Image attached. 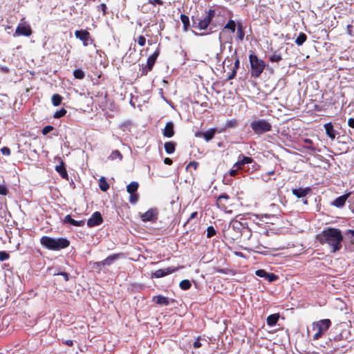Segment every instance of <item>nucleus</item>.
I'll list each match as a JSON object with an SVG mask.
<instances>
[{
	"instance_id": "e2e57ef3",
	"label": "nucleus",
	"mask_w": 354,
	"mask_h": 354,
	"mask_svg": "<svg viewBox=\"0 0 354 354\" xmlns=\"http://www.w3.org/2000/svg\"><path fill=\"white\" fill-rule=\"evenodd\" d=\"M64 343H65V344H66L67 346H71L73 344V340H71V339H68V340L65 341Z\"/></svg>"
},
{
	"instance_id": "c85d7f7f",
	"label": "nucleus",
	"mask_w": 354,
	"mask_h": 354,
	"mask_svg": "<svg viewBox=\"0 0 354 354\" xmlns=\"http://www.w3.org/2000/svg\"><path fill=\"white\" fill-rule=\"evenodd\" d=\"M215 133L216 130L214 129H211L205 132L202 133L201 134L207 141H209L213 138Z\"/></svg>"
},
{
	"instance_id": "f03ea898",
	"label": "nucleus",
	"mask_w": 354,
	"mask_h": 354,
	"mask_svg": "<svg viewBox=\"0 0 354 354\" xmlns=\"http://www.w3.org/2000/svg\"><path fill=\"white\" fill-rule=\"evenodd\" d=\"M41 244L48 250H59L67 248L70 242L65 238H51L49 236H42L40 240Z\"/></svg>"
},
{
	"instance_id": "9d476101",
	"label": "nucleus",
	"mask_w": 354,
	"mask_h": 354,
	"mask_svg": "<svg viewBox=\"0 0 354 354\" xmlns=\"http://www.w3.org/2000/svg\"><path fill=\"white\" fill-rule=\"evenodd\" d=\"M75 36L82 41L84 46H87L88 45V41L92 43L93 41L91 37L90 32L86 30L81 29L75 30Z\"/></svg>"
},
{
	"instance_id": "7ed1b4c3",
	"label": "nucleus",
	"mask_w": 354,
	"mask_h": 354,
	"mask_svg": "<svg viewBox=\"0 0 354 354\" xmlns=\"http://www.w3.org/2000/svg\"><path fill=\"white\" fill-rule=\"evenodd\" d=\"M249 61L251 66V76L254 78L260 77L266 66L265 62L260 59L252 51L249 55Z\"/></svg>"
},
{
	"instance_id": "ddd939ff",
	"label": "nucleus",
	"mask_w": 354,
	"mask_h": 354,
	"mask_svg": "<svg viewBox=\"0 0 354 354\" xmlns=\"http://www.w3.org/2000/svg\"><path fill=\"white\" fill-rule=\"evenodd\" d=\"M350 195L351 192H348L337 197L331 203V205L338 208L343 207L345 205L346 201Z\"/></svg>"
},
{
	"instance_id": "603ef678",
	"label": "nucleus",
	"mask_w": 354,
	"mask_h": 354,
	"mask_svg": "<svg viewBox=\"0 0 354 354\" xmlns=\"http://www.w3.org/2000/svg\"><path fill=\"white\" fill-rule=\"evenodd\" d=\"M240 66V62L239 57H236L234 64V68L232 71H236L237 72V70L239 69Z\"/></svg>"
},
{
	"instance_id": "423d86ee",
	"label": "nucleus",
	"mask_w": 354,
	"mask_h": 354,
	"mask_svg": "<svg viewBox=\"0 0 354 354\" xmlns=\"http://www.w3.org/2000/svg\"><path fill=\"white\" fill-rule=\"evenodd\" d=\"M252 129L257 134H262L271 130L272 125L265 120H257L251 122Z\"/></svg>"
},
{
	"instance_id": "a19ab883",
	"label": "nucleus",
	"mask_w": 354,
	"mask_h": 354,
	"mask_svg": "<svg viewBox=\"0 0 354 354\" xmlns=\"http://www.w3.org/2000/svg\"><path fill=\"white\" fill-rule=\"evenodd\" d=\"M130 197H129V202L131 203V204H136L138 201V198H139V196L138 194H135V193H133V194H130Z\"/></svg>"
},
{
	"instance_id": "e433bc0d",
	"label": "nucleus",
	"mask_w": 354,
	"mask_h": 354,
	"mask_svg": "<svg viewBox=\"0 0 354 354\" xmlns=\"http://www.w3.org/2000/svg\"><path fill=\"white\" fill-rule=\"evenodd\" d=\"M236 125H237L236 120L233 119V120H228L226 122V123L225 124V129L234 128V127H236Z\"/></svg>"
},
{
	"instance_id": "bf43d9fd",
	"label": "nucleus",
	"mask_w": 354,
	"mask_h": 354,
	"mask_svg": "<svg viewBox=\"0 0 354 354\" xmlns=\"http://www.w3.org/2000/svg\"><path fill=\"white\" fill-rule=\"evenodd\" d=\"M236 169H232L230 171V174L232 176H236L237 174H238V170L239 169H238L237 167H236Z\"/></svg>"
},
{
	"instance_id": "bb28decb",
	"label": "nucleus",
	"mask_w": 354,
	"mask_h": 354,
	"mask_svg": "<svg viewBox=\"0 0 354 354\" xmlns=\"http://www.w3.org/2000/svg\"><path fill=\"white\" fill-rule=\"evenodd\" d=\"M307 40V36L304 32H300L295 39V43L297 46H300Z\"/></svg>"
},
{
	"instance_id": "c756f323",
	"label": "nucleus",
	"mask_w": 354,
	"mask_h": 354,
	"mask_svg": "<svg viewBox=\"0 0 354 354\" xmlns=\"http://www.w3.org/2000/svg\"><path fill=\"white\" fill-rule=\"evenodd\" d=\"M99 187L100 189L103 192H106L109 189V185L108 183L106 182L104 177H101L99 180Z\"/></svg>"
},
{
	"instance_id": "c03bdc74",
	"label": "nucleus",
	"mask_w": 354,
	"mask_h": 354,
	"mask_svg": "<svg viewBox=\"0 0 354 354\" xmlns=\"http://www.w3.org/2000/svg\"><path fill=\"white\" fill-rule=\"evenodd\" d=\"M267 272L264 270H258L256 271V274L259 277L266 278Z\"/></svg>"
},
{
	"instance_id": "7c9ffc66",
	"label": "nucleus",
	"mask_w": 354,
	"mask_h": 354,
	"mask_svg": "<svg viewBox=\"0 0 354 354\" xmlns=\"http://www.w3.org/2000/svg\"><path fill=\"white\" fill-rule=\"evenodd\" d=\"M139 185L137 182H131L127 186V191L129 194L135 193L138 189Z\"/></svg>"
},
{
	"instance_id": "cd10ccee",
	"label": "nucleus",
	"mask_w": 354,
	"mask_h": 354,
	"mask_svg": "<svg viewBox=\"0 0 354 354\" xmlns=\"http://www.w3.org/2000/svg\"><path fill=\"white\" fill-rule=\"evenodd\" d=\"M62 100V96L57 93L53 95L51 97L52 103L55 106L60 105Z\"/></svg>"
},
{
	"instance_id": "052dcab7",
	"label": "nucleus",
	"mask_w": 354,
	"mask_h": 354,
	"mask_svg": "<svg viewBox=\"0 0 354 354\" xmlns=\"http://www.w3.org/2000/svg\"><path fill=\"white\" fill-rule=\"evenodd\" d=\"M347 32L349 35H352V29H353V26L351 24H348L347 26Z\"/></svg>"
},
{
	"instance_id": "6e6552de",
	"label": "nucleus",
	"mask_w": 354,
	"mask_h": 354,
	"mask_svg": "<svg viewBox=\"0 0 354 354\" xmlns=\"http://www.w3.org/2000/svg\"><path fill=\"white\" fill-rule=\"evenodd\" d=\"M32 30L30 26L28 24L24 22V24H19V25L17 26L15 29V32L13 34V36L30 37L32 35Z\"/></svg>"
},
{
	"instance_id": "13d9d810",
	"label": "nucleus",
	"mask_w": 354,
	"mask_h": 354,
	"mask_svg": "<svg viewBox=\"0 0 354 354\" xmlns=\"http://www.w3.org/2000/svg\"><path fill=\"white\" fill-rule=\"evenodd\" d=\"M348 124L350 127L354 128V118H349L348 120Z\"/></svg>"
},
{
	"instance_id": "dca6fc26",
	"label": "nucleus",
	"mask_w": 354,
	"mask_h": 354,
	"mask_svg": "<svg viewBox=\"0 0 354 354\" xmlns=\"http://www.w3.org/2000/svg\"><path fill=\"white\" fill-rule=\"evenodd\" d=\"M324 129L326 130V135L331 139L334 140L336 136V133L333 129V124L329 122L324 124Z\"/></svg>"
},
{
	"instance_id": "5701e85b",
	"label": "nucleus",
	"mask_w": 354,
	"mask_h": 354,
	"mask_svg": "<svg viewBox=\"0 0 354 354\" xmlns=\"http://www.w3.org/2000/svg\"><path fill=\"white\" fill-rule=\"evenodd\" d=\"M119 257V254H112L109 256L106 259L104 260L100 261V263H102L103 266H110L113 263L114 261L118 259Z\"/></svg>"
},
{
	"instance_id": "6ab92c4d",
	"label": "nucleus",
	"mask_w": 354,
	"mask_h": 354,
	"mask_svg": "<svg viewBox=\"0 0 354 354\" xmlns=\"http://www.w3.org/2000/svg\"><path fill=\"white\" fill-rule=\"evenodd\" d=\"M64 223H69L74 226H82L84 225V221H75L70 215H66L64 218Z\"/></svg>"
},
{
	"instance_id": "4c0bfd02",
	"label": "nucleus",
	"mask_w": 354,
	"mask_h": 354,
	"mask_svg": "<svg viewBox=\"0 0 354 354\" xmlns=\"http://www.w3.org/2000/svg\"><path fill=\"white\" fill-rule=\"evenodd\" d=\"M136 41L140 46H144L147 42V39L144 35H139Z\"/></svg>"
},
{
	"instance_id": "69168bd1",
	"label": "nucleus",
	"mask_w": 354,
	"mask_h": 354,
	"mask_svg": "<svg viewBox=\"0 0 354 354\" xmlns=\"http://www.w3.org/2000/svg\"><path fill=\"white\" fill-rule=\"evenodd\" d=\"M196 215H197V212H193V213L191 214V216H190V217H189V218L188 221H189L190 219H192V218H195V217L196 216Z\"/></svg>"
},
{
	"instance_id": "774afa93",
	"label": "nucleus",
	"mask_w": 354,
	"mask_h": 354,
	"mask_svg": "<svg viewBox=\"0 0 354 354\" xmlns=\"http://www.w3.org/2000/svg\"><path fill=\"white\" fill-rule=\"evenodd\" d=\"M169 105L171 106V107L172 109H175V107L174 106V105H173V104H172V102H169Z\"/></svg>"
},
{
	"instance_id": "a878e982",
	"label": "nucleus",
	"mask_w": 354,
	"mask_h": 354,
	"mask_svg": "<svg viewBox=\"0 0 354 354\" xmlns=\"http://www.w3.org/2000/svg\"><path fill=\"white\" fill-rule=\"evenodd\" d=\"M279 319V315L276 314L270 315L267 318V324L268 326H274Z\"/></svg>"
},
{
	"instance_id": "20e7f679",
	"label": "nucleus",
	"mask_w": 354,
	"mask_h": 354,
	"mask_svg": "<svg viewBox=\"0 0 354 354\" xmlns=\"http://www.w3.org/2000/svg\"><path fill=\"white\" fill-rule=\"evenodd\" d=\"M214 16L215 10L212 9H209L207 11H206V15L203 18L199 19L197 17L192 16L193 28L199 30H206L212 22Z\"/></svg>"
},
{
	"instance_id": "ea45409f",
	"label": "nucleus",
	"mask_w": 354,
	"mask_h": 354,
	"mask_svg": "<svg viewBox=\"0 0 354 354\" xmlns=\"http://www.w3.org/2000/svg\"><path fill=\"white\" fill-rule=\"evenodd\" d=\"M97 9L98 11H102L104 16L107 14V6L105 3H101L97 6Z\"/></svg>"
},
{
	"instance_id": "9b49d317",
	"label": "nucleus",
	"mask_w": 354,
	"mask_h": 354,
	"mask_svg": "<svg viewBox=\"0 0 354 354\" xmlns=\"http://www.w3.org/2000/svg\"><path fill=\"white\" fill-rule=\"evenodd\" d=\"M140 218L143 222H155L158 218V211L155 208L149 209L145 213L142 214Z\"/></svg>"
},
{
	"instance_id": "8fccbe9b",
	"label": "nucleus",
	"mask_w": 354,
	"mask_h": 354,
	"mask_svg": "<svg viewBox=\"0 0 354 354\" xmlns=\"http://www.w3.org/2000/svg\"><path fill=\"white\" fill-rule=\"evenodd\" d=\"M8 194L7 187L3 185H0V194L6 196Z\"/></svg>"
},
{
	"instance_id": "79ce46f5",
	"label": "nucleus",
	"mask_w": 354,
	"mask_h": 354,
	"mask_svg": "<svg viewBox=\"0 0 354 354\" xmlns=\"http://www.w3.org/2000/svg\"><path fill=\"white\" fill-rule=\"evenodd\" d=\"M10 257V255L8 252L5 251H0V261H3L7 259H8Z\"/></svg>"
},
{
	"instance_id": "5fc2aeb1",
	"label": "nucleus",
	"mask_w": 354,
	"mask_h": 354,
	"mask_svg": "<svg viewBox=\"0 0 354 354\" xmlns=\"http://www.w3.org/2000/svg\"><path fill=\"white\" fill-rule=\"evenodd\" d=\"M236 71H232L231 74L227 77V80H232L234 78V77L236 76Z\"/></svg>"
},
{
	"instance_id": "6e6d98bb",
	"label": "nucleus",
	"mask_w": 354,
	"mask_h": 354,
	"mask_svg": "<svg viewBox=\"0 0 354 354\" xmlns=\"http://www.w3.org/2000/svg\"><path fill=\"white\" fill-rule=\"evenodd\" d=\"M189 167H193L194 168V169H196L197 167H198V162H190L189 163V165H187V168Z\"/></svg>"
},
{
	"instance_id": "3c124183",
	"label": "nucleus",
	"mask_w": 354,
	"mask_h": 354,
	"mask_svg": "<svg viewBox=\"0 0 354 354\" xmlns=\"http://www.w3.org/2000/svg\"><path fill=\"white\" fill-rule=\"evenodd\" d=\"M193 346L195 348H198L202 346V344L201 343V341H200V337H198L195 340V342L193 344Z\"/></svg>"
},
{
	"instance_id": "2f4dec72",
	"label": "nucleus",
	"mask_w": 354,
	"mask_h": 354,
	"mask_svg": "<svg viewBox=\"0 0 354 354\" xmlns=\"http://www.w3.org/2000/svg\"><path fill=\"white\" fill-rule=\"evenodd\" d=\"M237 26V24L232 20L230 19L228 20L227 23L225 25L224 29L230 30L232 32H234L236 30V27Z\"/></svg>"
},
{
	"instance_id": "f3484780",
	"label": "nucleus",
	"mask_w": 354,
	"mask_h": 354,
	"mask_svg": "<svg viewBox=\"0 0 354 354\" xmlns=\"http://www.w3.org/2000/svg\"><path fill=\"white\" fill-rule=\"evenodd\" d=\"M245 37V27L241 22L237 23L236 39L243 41Z\"/></svg>"
},
{
	"instance_id": "37998d69",
	"label": "nucleus",
	"mask_w": 354,
	"mask_h": 354,
	"mask_svg": "<svg viewBox=\"0 0 354 354\" xmlns=\"http://www.w3.org/2000/svg\"><path fill=\"white\" fill-rule=\"evenodd\" d=\"M268 281L272 282L277 279V277L273 273H267L266 278Z\"/></svg>"
},
{
	"instance_id": "680f3d73",
	"label": "nucleus",
	"mask_w": 354,
	"mask_h": 354,
	"mask_svg": "<svg viewBox=\"0 0 354 354\" xmlns=\"http://www.w3.org/2000/svg\"><path fill=\"white\" fill-rule=\"evenodd\" d=\"M164 162L166 165H171L173 162H172V160L170 159L169 158H165V160H164Z\"/></svg>"
},
{
	"instance_id": "f704fd0d",
	"label": "nucleus",
	"mask_w": 354,
	"mask_h": 354,
	"mask_svg": "<svg viewBox=\"0 0 354 354\" xmlns=\"http://www.w3.org/2000/svg\"><path fill=\"white\" fill-rule=\"evenodd\" d=\"M283 59L282 56L280 54L274 53L269 57L270 62H279Z\"/></svg>"
},
{
	"instance_id": "49530a36",
	"label": "nucleus",
	"mask_w": 354,
	"mask_h": 354,
	"mask_svg": "<svg viewBox=\"0 0 354 354\" xmlns=\"http://www.w3.org/2000/svg\"><path fill=\"white\" fill-rule=\"evenodd\" d=\"M1 152L3 155L9 156L10 154V149L7 147H3L1 149Z\"/></svg>"
},
{
	"instance_id": "b1692460",
	"label": "nucleus",
	"mask_w": 354,
	"mask_h": 354,
	"mask_svg": "<svg viewBox=\"0 0 354 354\" xmlns=\"http://www.w3.org/2000/svg\"><path fill=\"white\" fill-rule=\"evenodd\" d=\"M180 20L183 23V30L184 31H187L189 30V28L190 26V23H189V18L188 16L184 15V14H182L180 15Z\"/></svg>"
},
{
	"instance_id": "393cba45",
	"label": "nucleus",
	"mask_w": 354,
	"mask_h": 354,
	"mask_svg": "<svg viewBox=\"0 0 354 354\" xmlns=\"http://www.w3.org/2000/svg\"><path fill=\"white\" fill-rule=\"evenodd\" d=\"M166 152L169 154L173 153L175 151L176 145L172 142H167L164 145Z\"/></svg>"
},
{
	"instance_id": "a18cd8bd",
	"label": "nucleus",
	"mask_w": 354,
	"mask_h": 354,
	"mask_svg": "<svg viewBox=\"0 0 354 354\" xmlns=\"http://www.w3.org/2000/svg\"><path fill=\"white\" fill-rule=\"evenodd\" d=\"M54 128H53V126H50V125L46 126L45 127L43 128V129L41 131L42 134L43 135H46L50 131H51Z\"/></svg>"
},
{
	"instance_id": "58836bf2",
	"label": "nucleus",
	"mask_w": 354,
	"mask_h": 354,
	"mask_svg": "<svg viewBox=\"0 0 354 354\" xmlns=\"http://www.w3.org/2000/svg\"><path fill=\"white\" fill-rule=\"evenodd\" d=\"M216 234V230L213 226H209L207 229V237L211 238Z\"/></svg>"
},
{
	"instance_id": "f257e3e1",
	"label": "nucleus",
	"mask_w": 354,
	"mask_h": 354,
	"mask_svg": "<svg viewBox=\"0 0 354 354\" xmlns=\"http://www.w3.org/2000/svg\"><path fill=\"white\" fill-rule=\"evenodd\" d=\"M317 239L321 244H328L331 252L339 251L342 247L343 236L340 230L337 228L328 227L323 230L319 235Z\"/></svg>"
},
{
	"instance_id": "4be33fe9",
	"label": "nucleus",
	"mask_w": 354,
	"mask_h": 354,
	"mask_svg": "<svg viewBox=\"0 0 354 354\" xmlns=\"http://www.w3.org/2000/svg\"><path fill=\"white\" fill-rule=\"evenodd\" d=\"M309 189H303V188H298V189H292V194L295 195L298 198L304 197L309 192Z\"/></svg>"
},
{
	"instance_id": "338daca9",
	"label": "nucleus",
	"mask_w": 354,
	"mask_h": 354,
	"mask_svg": "<svg viewBox=\"0 0 354 354\" xmlns=\"http://www.w3.org/2000/svg\"><path fill=\"white\" fill-rule=\"evenodd\" d=\"M346 233L347 234H352L354 236V230H348L346 231Z\"/></svg>"
},
{
	"instance_id": "0e129e2a",
	"label": "nucleus",
	"mask_w": 354,
	"mask_h": 354,
	"mask_svg": "<svg viewBox=\"0 0 354 354\" xmlns=\"http://www.w3.org/2000/svg\"><path fill=\"white\" fill-rule=\"evenodd\" d=\"M94 264H95V268H100L101 266H103L102 263H100V261L99 262H96Z\"/></svg>"
},
{
	"instance_id": "c9c22d12",
	"label": "nucleus",
	"mask_w": 354,
	"mask_h": 354,
	"mask_svg": "<svg viewBox=\"0 0 354 354\" xmlns=\"http://www.w3.org/2000/svg\"><path fill=\"white\" fill-rule=\"evenodd\" d=\"M179 286L182 290H186L189 289L192 285L189 280L184 279L180 282Z\"/></svg>"
},
{
	"instance_id": "473e14b6",
	"label": "nucleus",
	"mask_w": 354,
	"mask_h": 354,
	"mask_svg": "<svg viewBox=\"0 0 354 354\" xmlns=\"http://www.w3.org/2000/svg\"><path fill=\"white\" fill-rule=\"evenodd\" d=\"M230 226L235 231L239 232L242 227V223L237 221L233 220L231 221Z\"/></svg>"
},
{
	"instance_id": "4468645a",
	"label": "nucleus",
	"mask_w": 354,
	"mask_h": 354,
	"mask_svg": "<svg viewBox=\"0 0 354 354\" xmlns=\"http://www.w3.org/2000/svg\"><path fill=\"white\" fill-rule=\"evenodd\" d=\"M178 270L177 268H167L165 269H159L158 270H156L154 273H153V275L156 277V278H160V277H162L164 276H166L167 274H169L175 271H176Z\"/></svg>"
},
{
	"instance_id": "4d7b16f0",
	"label": "nucleus",
	"mask_w": 354,
	"mask_h": 354,
	"mask_svg": "<svg viewBox=\"0 0 354 354\" xmlns=\"http://www.w3.org/2000/svg\"><path fill=\"white\" fill-rule=\"evenodd\" d=\"M57 274L63 276V277H64L65 281H67L68 280V274L66 272H62L58 273Z\"/></svg>"
},
{
	"instance_id": "39448f33",
	"label": "nucleus",
	"mask_w": 354,
	"mask_h": 354,
	"mask_svg": "<svg viewBox=\"0 0 354 354\" xmlns=\"http://www.w3.org/2000/svg\"><path fill=\"white\" fill-rule=\"evenodd\" d=\"M331 322L328 319L314 322L312 326L313 339H318L330 326Z\"/></svg>"
},
{
	"instance_id": "aec40b11",
	"label": "nucleus",
	"mask_w": 354,
	"mask_h": 354,
	"mask_svg": "<svg viewBox=\"0 0 354 354\" xmlns=\"http://www.w3.org/2000/svg\"><path fill=\"white\" fill-rule=\"evenodd\" d=\"M153 301L158 304L167 306L169 304V299L162 295L155 296L153 298Z\"/></svg>"
},
{
	"instance_id": "09e8293b",
	"label": "nucleus",
	"mask_w": 354,
	"mask_h": 354,
	"mask_svg": "<svg viewBox=\"0 0 354 354\" xmlns=\"http://www.w3.org/2000/svg\"><path fill=\"white\" fill-rule=\"evenodd\" d=\"M148 3L151 5L158 4L159 6H162L164 3L162 0H149Z\"/></svg>"
},
{
	"instance_id": "864d4df0",
	"label": "nucleus",
	"mask_w": 354,
	"mask_h": 354,
	"mask_svg": "<svg viewBox=\"0 0 354 354\" xmlns=\"http://www.w3.org/2000/svg\"><path fill=\"white\" fill-rule=\"evenodd\" d=\"M66 112H55L53 117L55 118H60L63 117Z\"/></svg>"
},
{
	"instance_id": "412c9836",
	"label": "nucleus",
	"mask_w": 354,
	"mask_h": 354,
	"mask_svg": "<svg viewBox=\"0 0 354 354\" xmlns=\"http://www.w3.org/2000/svg\"><path fill=\"white\" fill-rule=\"evenodd\" d=\"M55 170L60 174V176L63 178L66 179L68 178V174L67 171L64 167V164L62 161H61L59 165H57L55 167Z\"/></svg>"
},
{
	"instance_id": "2eb2a0df",
	"label": "nucleus",
	"mask_w": 354,
	"mask_h": 354,
	"mask_svg": "<svg viewBox=\"0 0 354 354\" xmlns=\"http://www.w3.org/2000/svg\"><path fill=\"white\" fill-rule=\"evenodd\" d=\"M253 159L250 157H246V156H239V160L238 162H236L234 167H237L238 169H241V167L245 164H249L252 162Z\"/></svg>"
},
{
	"instance_id": "f8f14e48",
	"label": "nucleus",
	"mask_w": 354,
	"mask_h": 354,
	"mask_svg": "<svg viewBox=\"0 0 354 354\" xmlns=\"http://www.w3.org/2000/svg\"><path fill=\"white\" fill-rule=\"evenodd\" d=\"M103 221L101 214L99 212L93 213L92 216L88 220L87 225L88 227H94L100 225Z\"/></svg>"
},
{
	"instance_id": "72a5a7b5",
	"label": "nucleus",
	"mask_w": 354,
	"mask_h": 354,
	"mask_svg": "<svg viewBox=\"0 0 354 354\" xmlns=\"http://www.w3.org/2000/svg\"><path fill=\"white\" fill-rule=\"evenodd\" d=\"M73 76L75 79L83 80L85 77V73L82 69H75L73 71Z\"/></svg>"
},
{
	"instance_id": "1a4fd4ad",
	"label": "nucleus",
	"mask_w": 354,
	"mask_h": 354,
	"mask_svg": "<svg viewBox=\"0 0 354 354\" xmlns=\"http://www.w3.org/2000/svg\"><path fill=\"white\" fill-rule=\"evenodd\" d=\"M216 205L220 209L225 212L226 213H232V210L227 209L230 205V197L227 194H223L220 195L217 198Z\"/></svg>"
},
{
	"instance_id": "de8ad7c7",
	"label": "nucleus",
	"mask_w": 354,
	"mask_h": 354,
	"mask_svg": "<svg viewBox=\"0 0 354 354\" xmlns=\"http://www.w3.org/2000/svg\"><path fill=\"white\" fill-rule=\"evenodd\" d=\"M111 156H112L113 158H118L120 160L122 158V156L121 153L119 151H118V150L114 151L111 153Z\"/></svg>"
},
{
	"instance_id": "0eeeda50",
	"label": "nucleus",
	"mask_w": 354,
	"mask_h": 354,
	"mask_svg": "<svg viewBox=\"0 0 354 354\" xmlns=\"http://www.w3.org/2000/svg\"><path fill=\"white\" fill-rule=\"evenodd\" d=\"M160 53V49L159 46H158L156 50L153 52V53L147 58L146 66H142L141 70L142 75H146L149 71H151L153 69V67Z\"/></svg>"
},
{
	"instance_id": "a211bd4d",
	"label": "nucleus",
	"mask_w": 354,
	"mask_h": 354,
	"mask_svg": "<svg viewBox=\"0 0 354 354\" xmlns=\"http://www.w3.org/2000/svg\"><path fill=\"white\" fill-rule=\"evenodd\" d=\"M174 124L173 122H169L167 123L164 131L163 135L165 137L171 138L174 136Z\"/></svg>"
}]
</instances>
